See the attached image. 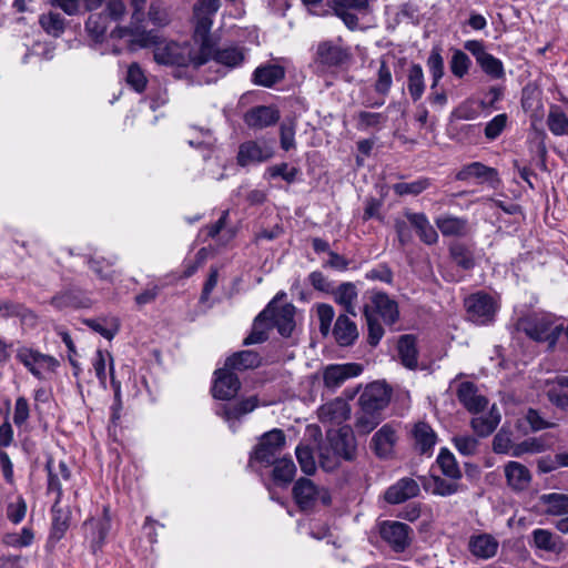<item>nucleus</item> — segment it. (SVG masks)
Returning a JSON list of instances; mask_svg holds the SVG:
<instances>
[{"label":"nucleus","mask_w":568,"mask_h":568,"mask_svg":"<svg viewBox=\"0 0 568 568\" xmlns=\"http://www.w3.org/2000/svg\"><path fill=\"white\" fill-rule=\"evenodd\" d=\"M111 36L113 38H125L130 37V47L136 48H150L156 47L160 43L159 36L152 30H145L142 22L130 21L129 26L116 27L112 30Z\"/></svg>","instance_id":"6e6552de"},{"label":"nucleus","mask_w":568,"mask_h":568,"mask_svg":"<svg viewBox=\"0 0 568 568\" xmlns=\"http://www.w3.org/2000/svg\"><path fill=\"white\" fill-rule=\"evenodd\" d=\"M150 22L156 27H166L171 22V17L166 8L160 3H151L148 12Z\"/></svg>","instance_id":"774afa93"},{"label":"nucleus","mask_w":568,"mask_h":568,"mask_svg":"<svg viewBox=\"0 0 568 568\" xmlns=\"http://www.w3.org/2000/svg\"><path fill=\"white\" fill-rule=\"evenodd\" d=\"M34 535L33 531L24 527L21 532H9L6 534L2 538V541L6 546L13 548H22L28 547L33 542Z\"/></svg>","instance_id":"5fc2aeb1"},{"label":"nucleus","mask_w":568,"mask_h":568,"mask_svg":"<svg viewBox=\"0 0 568 568\" xmlns=\"http://www.w3.org/2000/svg\"><path fill=\"white\" fill-rule=\"evenodd\" d=\"M430 185V182L428 179H418L413 182H400L396 183L393 186L394 192L397 195H418L423 191H425Z\"/></svg>","instance_id":"4d7b16f0"},{"label":"nucleus","mask_w":568,"mask_h":568,"mask_svg":"<svg viewBox=\"0 0 568 568\" xmlns=\"http://www.w3.org/2000/svg\"><path fill=\"white\" fill-rule=\"evenodd\" d=\"M205 63L210 60L227 68H235L243 63L245 59L244 50L237 45H226L216 48L212 38L210 37V53L205 54Z\"/></svg>","instance_id":"f3484780"},{"label":"nucleus","mask_w":568,"mask_h":568,"mask_svg":"<svg viewBox=\"0 0 568 568\" xmlns=\"http://www.w3.org/2000/svg\"><path fill=\"white\" fill-rule=\"evenodd\" d=\"M285 75L284 69L277 64H265L255 69L253 82L256 85L270 88Z\"/></svg>","instance_id":"72a5a7b5"},{"label":"nucleus","mask_w":568,"mask_h":568,"mask_svg":"<svg viewBox=\"0 0 568 568\" xmlns=\"http://www.w3.org/2000/svg\"><path fill=\"white\" fill-rule=\"evenodd\" d=\"M200 49L197 53H193L190 43H178L174 41H160L153 50L154 61L163 65L187 67L192 64L199 68L205 64V53L203 51V43H199Z\"/></svg>","instance_id":"f03ea898"},{"label":"nucleus","mask_w":568,"mask_h":568,"mask_svg":"<svg viewBox=\"0 0 568 568\" xmlns=\"http://www.w3.org/2000/svg\"><path fill=\"white\" fill-rule=\"evenodd\" d=\"M286 445V437L282 429L274 428L260 437L257 445L250 457V464L258 463L268 467L282 455Z\"/></svg>","instance_id":"7ed1b4c3"},{"label":"nucleus","mask_w":568,"mask_h":568,"mask_svg":"<svg viewBox=\"0 0 568 568\" xmlns=\"http://www.w3.org/2000/svg\"><path fill=\"white\" fill-rule=\"evenodd\" d=\"M467 547L477 559L488 560L497 555L499 541L490 534L480 532L469 537Z\"/></svg>","instance_id":"6ab92c4d"},{"label":"nucleus","mask_w":568,"mask_h":568,"mask_svg":"<svg viewBox=\"0 0 568 568\" xmlns=\"http://www.w3.org/2000/svg\"><path fill=\"white\" fill-rule=\"evenodd\" d=\"M388 120L385 113L381 112H368L361 111L356 115V128L361 131H365L371 128L379 129Z\"/></svg>","instance_id":"49530a36"},{"label":"nucleus","mask_w":568,"mask_h":568,"mask_svg":"<svg viewBox=\"0 0 568 568\" xmlns=\"http://www.w3.org/2000/svg\"><path fill=\"white\" fill-rule=\"evenodd\" d=\"M508 116L505 113L494 116L485 126V136L487 140H496L507 125Z\"/></svg>","instance_id":"338daca9"},{"label":"nucleus","mask_w":568,"mask_h":568,"mask_svg":"<svg viewBox=\"0 0 568 568\" xmlns=\"http://www.w3.org/2000/svg\"><path fill=\"white\" fill-rule=\"evenodd\" d=\"M449 254L453 261L463 270H470L475 266L473 252L463 243H453L449 246Z\"/></svg>","instance_id":"37998d69"},{"label":"nucleus","mask_w":568,"mask_h":568,"mask_svg":"<svg viewBox=\"0 0 568 568\" xmlns=\"http://www.w3.org/2000/svg\"><path fill=\"white\" fill-rule=\"evenodd\" d=\"M477 64L493 79H503L505 77L503 62L488 52L477 62Z\"/></svg>","instance_id":"864d4df0"},{"label":"nucleus","mask_w":568,"mask_h":568,"mask_svg":"<svg viewBox=\"0 0 568 568\" xmlns=\"http://www.w3.org/2000/svg\"><path fill=\"white\" fill-rule=\"evenodd\" d=\"M295 454L302 471L312 475L316 469L312 449L308 446L298 445L295 449Z\"/></svg>","instance_id":"e2e57ef3"},{"label":"nucleus","mask_w":568,"mask_h":568,"mask_svg":"<svg viewBox=\"0 0 568 568\" xmlns=\"http://www.w3.org/2000/svg\"><path fill=\"white\" fill-rule=\"evenodd\" d=\"M266 174L270 178H282L287 183H293L298 174V169L290 168L287 163H280L267 168Z\"/></svg>","instance_id":"69168bd1"},{"label":"nucleus","mask_w":568,"mask_h":568,"mask_svg":"<svg viewBox=\"0 0 568 568\" xmlns=\"http://www.w3.org/2000/svg\"><path fill=\"white\" fill-rule=\"evenodd\" d=\"M398 440L397 427L393 424L383 425L372 438V448L381 458L389 457Z\"/></svg>","instance_id":"a211bd4d"},{"label":"nucleus","mask_w":568,"mask_h":568,"mask_svg":"<svg viewBox=\"0 0 568 568\" xmlns=\"http://www.w3.org/2000/svg\"><path fill=\"white\" fill-rule=\"evenodd\" d=\"M271 311L272 307L267 306L255 318L251 334L244 339L245 345L260 344L267 339V331L271 327L266 320Z\"/></svg>","instance_id":"4c0bfd02"},{"label":"nucleus","mask_w":568,"mask_h":568,"mask_svg":"<svg viewBox=\"0 0 568 568\" xmlns=\"http://www.w3.org/2000/svg\"><path fill=\"white\" fill-rule=\"evenodd\" d=\"M457 398L463 406L470 413L477 414L486 408L488 400L479 395L475 384L463 382L457 388Z\"/></svg>","instance_id":"393cba45"},{"label":"nucleus","mask_w":568,"mask_h":568,"mask_svg":"<svg viewBox=\"0 0 568 568\" xmlns=\"http://www.w3.org/2000/svg\"><path fill=\"white\" fill-rule=\"evenodd\" d=\"M280 120V112L274 106L258 105L244 114L245 124L254 130H261L275 124Z\"/></svg>","instance_id":"5701e85b"},{"label":"nucleus","mask_w":568,"mask_h":568,"mask_svg":"<svg viewBox=\"0 0 568 568\" xmlns=\"http://www.w3.org/2000/svg\"><path fill=\"white\" fill-rule=\"evenodd\" d=\"M92 366L99 382L103 386L106 384V366H109L111 384L115 390V395L118 396L120 390V383L116 382L114 377V362L112 355L106 351L98 349L92 359Z\"/></svg>","instance_id":"cd10ccee"},{"label":"nucleus","mask_w":568,"mask_h":568,"mask_svg":"<svg viewBox=\"0 0 568 568\" xmlns=\"http://www.w3.org/2000/svg\"><path fill=\"white\" fill-rule=\"evenodd\" d=\"M547 513L554 516H562L568 514V495L551 493L541 496Z\"/></svg>","instance_id":"c03bdc74"},{"label":"nucleus","mask_w":568,"mask_h":568,"mask_svg":"<svg viewBox=\"0 0 568 568\" xmlns=\"http://www.w3.org/2000/svg\"><path fill=\"white\" fill-rule=\"evenodd\" d=\"M115 262V258L112 261H106L104 258H90L88 264L90 268L95 273V275L104 281H112L114 271L112 266Z\"/></svg>","instance_id":"680f3d73"},{"label":"nucleus","mask_w":568,"mask_h":568,"mask_svg":"<svg viewBox=\"0 0 568 568\" xmlns=\"http://www.w3.org/2000/svg\"><path fill=\"white\" fill-rule=\"evenodd\" d=\"M17 358L38 379H44L48 373H53L59 366L55 357L28 347L19 348Z\"/></svg>","instance_id":"423d86ee"},{"label":"nucleus","mask_w":568,"mask_h":568,"mask_svg":"<svg viewBox=\"0 0 568 568\" xmlns=\"http://www.w3.org/2000/svg\"><path fill=\"white\" fill-rule=\"evenodd\" d=\"M414 447L420 454L430 455L436 444L437 436L434 429L424 422H418L412 430Z\"/></svg>","instance_id":"c85d7f7f"},{"label":"nucleus","mask_w":568,"mask_h":568,"mask_svg":"<svg viewBox=\"0 0 568 568\" xmlns=\"http://www.w3.org/2000/svg\"><path fill=\"white\" fill-rule=\"evenodd\" d=\"M440 52L442 49L439 47H434L426 61V65L433 80L430 87L433 90L438 85L439 80L444 75V59Z\"/></svg>","instance_id":"a18cd8bd"},{"label":"nucleus","mask_w":568,"mask_h":568,"mask_svg":"<svg viewBox=\"0 0 568 568\" xmlns=\"http://www.w3.org/2000/svg\"><path fill=\"white\" fill-rule=\"evenodd\" d=\"M349 314H339L331 329L335 342L342 346H352L358 338V328L354 321L348 317Z\"/></svg>","instance_id":"b1692460"},{"label":"nucleus","mask_w":568,"mask_h":568,"mask_svg":"<svg viewBox=\"0 0 568 568\" xmlns=\"http://www.w3.org/2000/svg\"><path fill=\"white\" fill-rule=\"evenodd\" d=\"M379 535L395 552L405 551L413 540L410 526L396 520L383 521L379 526Z\"/></svg>","instance_id":"0eeeda50"},{"label":"nucleus","mask_w":568,"mask_h":568,"mask_svg":"<svg viewBox=\"0 0 568 568\" xmlns=\"http://www.w3.org/2000/svg\"><path fill=\"white\" fill-rule=\"evenodd\" d=\"M405 217L407 222L416 230L417 235L423 243L433 245L438 242V233L430 224L426 214L406 211Z\"/></svg>","instance_id":"a878e982"},{"label":"nucleus","mask_w":568,"mask_h":568,"mask_svg":"<svg viewBox=\"0 0 568 568\" xmlns=\"http://www.w3.org/2000/svg\"><path fill=\"white\" fill-rule=\"evenodd\" d=\"M435 224L444 236H464L468 229V221L465 217L452 214H443L436 217Z\"/></svg>","instance_id":"2f4dec72"},{"label":"nucleus","mask_w":568,"mask_h":568,"mask_svg":"<svg viewBox=\"0 0 568 568\" xmlns=\"http://www.w3.org/2000/svg\"><path fill=\"white\" fill-rule=\"evenodd\" d=\"M221 7V0H197L193 8L194 40L203 43V51L210 52V32L213 18Z\"/></svg>","instance_id":"20e7f679"},{"label":"nucleus","mask_w":568,"mask_h":568,"mask_svg":"<svg viewBox=\"0 0 568 568\" xmlns=\"http://www.w3.org/2000/svg\"><path fill=\"white\" fill-rule=\"evenodd\" d=\"M267 306L272 307L271 314H268L266 320L270 324V327L275 326L278 333L284 337L291 336L295 327V307L292 304H285L281 307H276L273 306L272 303H270Z\"/></svg>","instance_id":"aec40b11"},{"label":"nucleus","mask_w":568,"mask_h":568,"mask_svg":"<svg viewBox=\"0 0 568 568\" xmlns=\"http://www.w3.org/2000/svg\"><path fill=\"white\" fill-rule=\"evenodd\" d=\"M449 65L452 73L456 78L462 79L468 73L471 61L465 52L462 50H455Z\"/></svg>","instance_id":"13d9d810"},{"label":"nucleus","mask_w":568,"mask_h":568,"mask_svg":"<svg viewBox=\"0 0 568 568\" xmlns=\"http://www.w3.org/2000/svg\"><path fill=\"white\" fill-rule=\"evenodd\" d=\"M372 312L378 314L385 324L392 325L397 322L399 311L397 303L385 293H375L372 296Z\"/></svg>","instance_id":"bb28decb"},{"label":"nucleus","mask_w":568,"mask_h":568,"mask_svg":"<svg viewBox=\"0 0 568 568\" xmlns=\"http://www.w3.org/2000/svg\"><path fill=\"white\" fill-rule=\"evenodd\" d=\"M518 327L527 336L537 342L549 341V344L555 345L558 334L550 332L551 324L544 317L529 316L523 318L518 323Z\"/></svg>","instance_id":"2eb2a0df"},{"label":"nucleus","mask_w":568,"mask_h":568,"mask_svg":"<svg viewBox=\"0 0 568 568\" xmlns=\"http://www.w3.org/2000/svg\"><path fill=\"white\" fill-rule=\"evenodd\" d=\"M39 22L44 31L53 37H59L64 30V19L59 13L42 14Z\"/></svg>","instance_id":"6e6d98bb"},{"label":"nucleus","mask_w":568,"mask_h":568,"mask_svg":"<svg viewBox=\"0 0 568 568\" xmlns=\"http://www.w3.org/2000/svg\"><path fill=\"white\" fill-rule=\"evenodd\" d=\"M381 423L379 414L375 412H361L356 417L355 427L358 433L368 434Z\"/></svg>","instance_id":"052dcab7"},{"label":"nucleus","mask_w":568,"mask_h":568,"mask_svg":"<svg viewBox=\"0 0 568 568\" xmlns=\"http://www.w3.org/2000/svg\"><path fill=\"white\" fill-rule=\"evenodd\" d=\"M274 155V150L264 141H246L239 146L237 164L247 166L262 163Z\"/></svg>","instance_id":"ddd939ff"},{"label":"nucleus","mask_w":568,"mask_h":568,"mask_svg":"<svg viewBox=\"0 0 568 568\" xmlns=\"http://www.w3.org/2000/svg\"><path fill=\"white\" fill-rule=\"evenodd\" d=\"M500 422L499 413L493 407L487 416H478L471 419V428L480 436L486 437L490 435Z\"/></svg>","instance_id":"ea45409f"},{"label":"nucleus","mask_w":568,"mask_h":568,"mask_svg":"<svg viewBox=\"0 0 568 568\" xmlns=\"http://www.w3.org/2000/svg\"><path fill=\"white\" fill-rule=\"evenodd\" d=\"M257 406V397L251 396L239 403H224L219 405L216 414L234 429L235 423L240 422L242 417L253 412Z\"/></svg>","instance_id":"dca6fc26"},{"label":"nucleus","mask_w":568,"mask_h":568,"mask_svg":"<svg viewBox=\"0 0 568 568\" xmlns=\"http://www.w3.org/2000/svg\"><path fill=\"white\" fill-rule=\"evenodd\" d=\"M326 439L327 443L320 447V464L325 470L332 471L342 460L351 462L355 458L356 440L349 426L328 429Z\"/></svg>","instance_id":"f257e3e1"},{"label":"nucleus","mask_w":568,"mask_h":568,"mask_svg":"<svg viewBox=\"0 0 568 568\" xmlns=\"http://www.w3.org/2000/svg\"><path fill=\"white\" fill-rule=\"evenodd\" d=\"M318 417L322 423L339 425L349 417V408L342 399H336L321 406Z\"/></svg>","instance_id":"c756f323"},{"label":"nucleus","mask_w":568,"mask_h":568,"mask_svg":"<svg viewBox=\"0 0 568 568\" xmlns=\"http://www.w3.org/2000/svg\"><path fill=\"white\" fill-rule=\"evenodd\" d=\"M317 316L320 321V332L323 336H327L331 333V325L335 316V312L329 304L317 305Z\"/></svg>","instance_id":"0e129e2a"},{"label":"nucleus","mask_w":568,"mask_h":568,"mask_svg":"<svg viewBox=\"0 0 568 568\" xmlns=\"http://www.w3.org/2000/svg\"><path fill=\"white\" fill-rule=\"evenodd\" d=\"M334 301L341 305L346 314L356 316V302L358 298V291L355 284L351 282L342 283L333 293Z\"/></svg>","instance_id":"473e14b6"},{"label":"nucleus","mask_w":568,"mask_h":568,"mask_svg":"<svg viewBox=\"0 0 568 568\" xmlns=\"http://www.w3.org/2000/svg\"><path fill=\"white\" fill-rule=\"evenodd\" d=\"M547 125L549 131L556 135H568V116L559 106H551L547 116Z\"/></svg>","instance_id":"79ce46f5"},{"label":"nucleus","mask_w":568,"mask_h":568,"mask_svg":"<svg viewBox=\"0 0 568 568\" xmlns=\"http://www.w3.org/2000/svg\"><path fill=\"white\" fill-rule=\"evenodd\" d=\"M397 347L402 364L409 369L416 368L418 358L416 338L413 335H403Z\"/></svg>","instance_id":"f704fd0d"},{"label":"nucleus","mask_w":568,"mask_h":568,"mask_svg":"<svg viewBox=\"0 0 568 568\" xmlns=\"http://www.w3.org/2000/svg\"><path fill=\"white\" fill-rule=\"evenodd\" d=\"M437 463L445 476L452 479H459L462 477L455 456L448 449L443 448L440 450Z\"/></svg>","instance_id":"8fccbe9b"},{"label":"nucleus","mask_w":568,"mask_h":568,"mask_svg":"<svg viewBox=\"0 0 568 568\" xmlns=\"http://www.w3.org/2000/svg\"><path fill=\"white\" fill-rule=\"evenodd\" d=\"M392 389L381 382L368 384L358 398V405L363 412L379 413L390 400Z\"/></svg>","instance_id":"1a4fd4ad"},{"label":"nucleus","mask_w":568,"mask_h":568,"mask_svg":"<svg viewBox=\"0 0 568 568\" xmlns=\"http://www.w3.org/2000/svg\"><path fill=\"white\" fill-rule=\"evenodd\" d=\"M504 475L508 487L514 491L526 490L532 479L530 470L524 464L514 460L505 464Z\"/></svg>","instance_id":"4be33fe9"},{"label":"nucleus","mask_w":568,"mask_h":568,"mask_svg":"<svg viewBox=\"0 0 568 568\" xmlns=\"http://www.w3.org/2000/svg\"><path fill=\"white\" fill-rule=\"evenodd\" d=\"M125 80L126 83L139 93L145 90L148 83L144 71L138 63L129 65Z\"/></svg>","instance_id":"bf43d9fd"},{"label":"nucleus","mask_w":568,"mask_h":568,"mask_svg":"<svg viewBox=\"0 0 568 568\" xmlns=\"http://www.w3.org/2000/svg\"><path fill=\"white\" fill-rule=\"evenodd\" d=\"M52 535L60 539L69 528L71 513L68 508L60 507V504L54 501L52 509Z\"/></svg>","instance_id":"a19ab883"},{"label":"nucleus","mask_w":568,"mask_h":568,"mask_svg":"<svg viewBox=\"0 0 568 568\" xmlns=\"http://www.w3.org/2000/svg\"><path fill=\"white\" fill-rule=\"evenodd\" d=\"M85 324L109 341L116 335L120 328V323L115 317L110 320H87Z\"/></svg>","instance_id":"09e8293b"},{"label":"nucleus","mask_w":568,"mask_h":568,"mask_svg":"<svg viewBox=\"0 0 568 568\" xmlns=\"http://www.w3.org/2000/svg\"><path fill=\"white\" fill-rule=\"evenodd\" d=\"M455 179L463 182L477 180L478 183H487L494 189L500 184L498 171L481 162H471L462 166L456 173Z\"/></svg>","instance_id":"f8f14e48"},{"label":"nucleus","mask_w":568,"mask_h":568,"mask_svg":"<svg viewBox=\"0 0 568 568\" xmlns=\"http://www.w3.org/2000/svg\"><path fill=\"white\" fill-rule=\"evenodd\" d=\"M273 479L276 483L287 485L292 481L296 468L291 458H278L275 463H273Z\"/></svg>","instance_id":"de8ad7c7"},{"label":"nucleus","mask_w":568,"mask_h":568,"mask_svg":"<svg viewBox=\"0 0 568 568\" xmlns=\"http://www.w3.org/2000/svg\"><path fill=\"white\" fill-rule=\"evenodd\" d=\"M241 388V382L231 368L224 365L214 372L212 395L216 399L230 400L236 396Z\"/></svg>","instance_id":"9b49d317"},{"label":"nucleus","mask_w":568,"mask_h":568,"mask_svg":"<svg viewBox=\"0 0 568 568\" xmlns=\"http://www.w3.org/2000/svg\"><path fill=\"white\" fill-rule=\"evenodd\" d=\"M469 320L476 324H488L494 320L496 303L485 293H476L465 300Z\"/></svg>","instance_id":"9d476101"},{"label":"nucleus","mask_w":568,"mask_h":568,"mask_svg":"<svg viewBox=\"0 0 568 568\" xmlns=\"http://www.w3.org/2000/svg\"><path fill=\"white\" fill-rule=\"evenodd\" d=\"M392 84V70L385 60H381V64L377 70L376 81L374 83V90L376 93L386 97L390 91Z\"/></svg>","instance_id":"3c124183"},{"label":"nucleus","mask_w":568,"mask_h":568,"mask_svg":"<svg viewBox=\"0 0 568 568\" xmlns=\"http://www.w3.org/2000/svg\"><path fill=\"white\" fill-rule=\"evenodd\" d=\"M363 366L358 363L332 364L324 368L323 381L327 388L336 389L348 378L357 377L362 374Z\"/></svg>","instance_id":"4468645a"},{"label":"nucleus","mask_w":568,"mask_h":568,"mask_svg":"<svg viewBox=\"0 0 568 568\" xmlns=\"http://www.w3.org/2000/svg\"><path fill=\"white\" fill-rule=\"evenodd\" d=\"M363 312L368 327L367 342L371 346H376L384 336V328L373 314L371 306L365 305Z\"/></svg>","instance_id":"603ef678"},{"label":"nucleus","mask_w":568,"mask_h":568,"mask_svg":"<svg viewBox=\"0 0 568 568\" xmlns=\"http://www.w3.org/2000/svg\"><path fill=\"white\" fill-rule=\"evenodd\" d=\"M83 2L88 11L97 10L104 4L105 12L114 21L121 20L126 12L124 0H83Z\"/></svg>","instance_id":"e433bc0d"},{"label":"nucleus","mask_w":568,"mask_h":568,"mask_svg":"<svg viewBox=\"0 0 568 568\" xmlns=\"http://www.w3.org/2000/svg\"><path fill=\"white\" fill-rule=\"evenodd\" d=\"M419 490V485L415 479L404 477L387 488L384 498L388 504L397 505L416 497Z\"/></svg>","instance_id":"412c9836"},{"label":"nucleus","mask_w":568,"mask_h":568,"mask_svg":"<svg viewBox=\"0 0 568 568\" xmlns=\"http://www.w3.org/2000/svg\"><path fill=\"white\" fill-rule=\"evenodd\" d=\"M261 364V357L256 352L242 351L227 357L225 366L231 369L244 371L255 368Z\"/></svg>","instance_id":"c9c22d12"},{"label":"nucleus","mask_w":568,"mask_h":568,"mask_svg":"<svg viewBox=\"0 0 568 568\" xmlns=\"http://www.w3.org/2000/svg\"><path fill=\"white\" fill-rule=\"evenodd\" d=\"M293 496L298 507L303 510L312 509L318 503L327 506L332 501L329 491L325 487L316 486L308 478H300L294 484Z\"/></svg>","instance_id":"39448f33"},{"label":"nucleus","mask_w":568,"mask_h":568,"mask_svg":"<svg viewBox=\"0 0 568 568\" xmlns=\"http://www.w3.org/2000/svg\"><path fill=\"white\" fill-rule=\"evenodd\" d=\"M407 89L413 101H418L425 91V78L423 68L414 63L408 69Z\"/></svg>","instance_id":"58836bf2"},{"label":"nucleus","mask_w":568,"mask_h":568,"mask_svg":"<svg viewBox=\"0 0 568 568\" xmlns=\"http://www.w3.org/2000/svg\"><path fill=\"white\" fill-rule=\"evenodd\" d=\"M348 54L342 47L325 41L318 44L316 51L317 62L327 67H337L344 63Z\"/></svg>","instance_id":"7c9ffc66"}]
</instances>
